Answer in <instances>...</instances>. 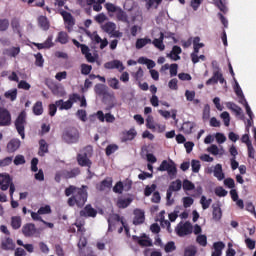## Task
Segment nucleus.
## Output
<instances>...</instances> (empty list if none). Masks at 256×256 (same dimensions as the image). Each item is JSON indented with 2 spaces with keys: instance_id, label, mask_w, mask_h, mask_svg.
I'll list each match as a JSON object with an SVG mask.
<instances>
[{
  "instance_id": "1",
  "label": "nucleus",
  "mask_w": 256,
  "mask_h": 256,
  "mask_svg": "<svg viewBox=\"0 0 256 256\" xmlns=\"http://www.w3.org/2000/svg\"><path fill=\"white\" fill-rule=\"evenodd\" d=\"M65 195L66 197L72 195V197L68 199V205L70 207H73L74 205H77V207H83V205L87 203V186H82V188L70 186L66 188Z\"/></svg>"
},
{
  "instance_id": "2",
  "label": "nucleus",
  "mask_w": 256,
  "mask_h": 256,
  "mask_svg": "<svg viewBox=\"0 0 256 256\" xmlns=\"http://www.w3.org/2000/svg\"><path fill=\"white\" fill-rule=\"evenodd\" d=\"M157 171H167L170 179H175L177 177V166L173 160H164L157 168Z\"/></svg>"
},
{
  "instance_id": "3",
  "label": "nucleus",
  "mask_w": 256,
  "mask_h": 256,
  "mask_svg": "<svg viewBox=\"0 0 256 256\" xmlns=\"http://www.w3.org/2000/svg\"><path fill=\"white\" fill-rule=\"evenodd\" d=\"M25 125H27V113L22 111L15 121L16 131L21 139H25Z\"/></svg>"
},
{
  "instance_id": "4",
  "label": "nucleus",
  "mask_w": 256,
  "mask_h": 256,
  "mask_svg": "<svg viewBox=\"0 0 256 256\" xmlns=\"http://www.w3.org/2000/svg\"><path fill=\"white\" fill-rule=\"evenodd\" d=\"M102 31L110 35V37H116L117 39H121L123 37V33L117 30V24L114 22H106L101 25Z\"/></svg>"
},
{
  "instance_id": "5",
  "label": "nucleus",
  "mask_w": 256,
  "mask_h": 256,
  "mask_svg": "<svg viewBox=\"0 0 256 256\" xmlns=\"http://www.w3.org/2000/svg\"><path fill=\"white\" fill-rule=\"evenodd\" d=\"M91 153H93V148L91 146H87L82 153L78 155L79 165L82 167H91V161L89 160Z\"/></svg>"
},
{
  "instance_id": "6",
  "label": "nucleus",
  "mask_w": 256,
  "mask_h": 256,
  "mask_svg": "<svg viewBox=\"0 0 256 256\" xmlns=\"http://www.w3.org/2000/svg\"><path fill=\"white\" fill-rule=\"evenodd\" d=\"M175 231L179 237H185L186 235H191V233H193V225H191L190 222H180Z\"/></svg>"
},
{
  "instance_id": "7",
  "label": "nucleus",
  "mask_w": 256,
  "mask_h": 256,
  "mask_svg": "<svg viewBox=\"0 0 256 256\" xmlns=\"http://www.w3.org/2000/svg\"><path fill=\"white\" fill-rule=\"evenodd\" d=\"M77 99H80L79 95L74 94L67 101H63V100L56 101V106L58 107V109L60 111H64V110L69 111V109H71V107H73V103H75V101H77Z\"/></svg>"
},
{
  "instance_id": "8",
  "label": "nucleus",
  "mask_w": 256,
  "mask_h": 256,
  "mask_svg": "<svg viewBox=\"0 0 256 256\" xmlns=\"http://www.w3.org/2000/svg\"><path fill=\"white\" fill-rule=\"evenodd\" d=\"M63 139L66 143H77L79 141V131L75 128H70L63 133Z\"/></svg>"
},
{
  "instance_id": "9",
  "label": "nucleus",
  "mask_w": 256,
  "mask_h": 256,
  "mask_svg": "<svg viewBox=\"0 0 256 256\" xmlns=\"http://www.w3.org/2000/svg\"><path fill=\"white\" fill-rule=\"evenodd\" d=\"M116 223H121V225H123L126 233H129V228L127 227V225H125L123 218L119 217V215H117V214H112L108 218L109 231H111L113 225H115Z\"/></svg>"
},
{
  "instance_id": "10",
  "label": "nucleus",
  "mask_w": 256,
  "mask_h": 256,
  "mask_svg": "<svg viewBox=\"0 0 256 256\" xmlns=\"http://www.w3.org/2000/svg\"><path fill=\"white\" fill-rule=\"evenodd\" d=\"M13 183V179L7 173H0V189L1 191H7L9 185Z\"/></svg>"
},
{
  "instance_id": "11",
  "label": "nucleus",
  "mask_w": 256,
  "mask_h": 256,
  "mask_svg": "<svg viewBox=\"0 0 256 256\" xmlns=\"http://www.w3.org/2000/svg\"><path fill=\"white\" fill-rule=\"evenodd\" d=\"M105 69H117L119 73H123L125 71V66L123 65V62L120 60H112L109 62H106L104 64Z\"/></svg>"
},
{
  "instance_id": "12",
  "label": "nucleus",
  "mask_w": 256,
  "mask_h": 256,
  "mask_svg": "<svg viewBox=\"0 0 256 256\" xmlns=\"http://www.w3.org/2000/svg\"><path fill=\"white\" fill-rule=\"evenodd\" d=\"M97 119L101 123H115V116L111 113L104 114L103 111L99 110L96 114Z\"/></svg>"
},
{
  "instance_id": "13",
  "label": "nucleus",
  "mask_w": 256,
  "mask_h": 256,
  "mask_svg": "<svg viewBox=\"0 0 256 256\" xmlns=\"http://www.w3.org/2000/svg\"><path fill=\"white\" fill-rule=\"evenodd\" d=\"M11 125V114L6 109H0V126L6 127Z\"/></svg>"
},
{
  "instance_id": "14",
  "label": "nucleus",
  "mask_w": 256,
  "mask_h": 256,
  "mask_svg": "<svg viewBox=\"0 0 256 256\" xmlns=\"http://www.w3.org/2000/svg\"><path fill=\"white\" fill-rule=\"evenodd\" d=\"M87 35L90 37L91 41H93L94 43H100V49H105V47L109 45V42L107 41V39H101L99 37V34H97V32L87 33Z\"/></svg>"
},
{
  "instance_id": "15",
  "label": "nucleus",
  "mask_w": 256,
  "mask_h": 256,
  "mask_svg": "<svg viewBox=\"0 0 256 256\" xmlns=\"http://www.w3.org/2000/svg\"><path fill=\"white\" fill-rule=\"evenodd\" d=\"M111 187H113V179L106 178L100 184L97 185L98 191H110Z\"/></svg>"
},
{
  "instance_id": "16",
  "label": "nucleus",
  "mask_w": 256,
  "mask_h": 256,
  "mask_svg": "<svg viewBox=\"0 0 256 256\" xmlns=\"http://www.w3.org/2000/svg\"><path fill=\"white\" fill-rule=\"evenodd\" d=\"M22 233L25 237H33L37 233V228H35L34 224L29 223L23 226Z\"/></svg>"
},
{
  "instance_id": "17",
  "label": "nucleus",
  "mask_w": 256,
  "mask_h": 256,
  "mask_svg": "<svg viewBox=\"0 0 256 256\" xmlns=\"http://www.w3.org/2000/svg\"><path fill=\"white\" fill-rule=\"evenodd\" d=\"M21 147V140L14 138L7 144L8 153H15Z\"/></svg>"
},
{
  "instance_id": "18",
  "label": "nucleus",
  "mask_w": 256,
  "mask_h": 256,
  "mask_svg": "<svg viewBox=\"0 0 256 256\" xmlns=\"http://www.w3.org/2000/svg\"><path fill=\"white\" fill-rule=\"evenodd\" d=\"M218 81L223 83V74L219 70H214L213 77L206 81V85H215Z\"/></svg>"
},
{
  "instance_id": "19",
  "label": "nucleus",
  "mask_w": 256,
  "mask_h": 256,
  "mask_svg": "<svg viewBox=\"0 0 256 256\" xmlns=\"http://www.w3.org/2000/svg\"><path fill=\"white\" fill-rule=\"evenodd\" d=\"M163 39H165V34H163V32H160L159 38H155L151 43L159 51H165V44L163 43Z\"/></svg>"
},
{
  "instance_id": "20",
  "label": "nucleus",
  "mask_w": 256,
  "mask_h": 256,
  "mask_svg": "<svg viewBox=\"0 0 256 256\" xmlns=\"http://www.w3.org/2000/svg\"><path fill=\"white\" fill-rule=\"evenodd\" d=\"M134 240L137 241L141 247H151V245H153L151 238L145 234L141 237L134 236Z\"/></svg>"
},
{
  "instance_id": "21",
  "label": "nucleus",
  "mask_w": 256,
  "mask_h": 256,
  "mask_svg": "<svg viewBox=\"0 0 256 256\" xmlns=\"http://www.w3.org/2000/svg\"><path fill=\"white\" fill-rule=\"evenodd\" d=\"M145 221V212L142 210L136 209L134 210V225H141Z\"/></svg>"
},
{
  "instance_id": "22",
  "label": "nucleus",
  "mask_w": 256,
  "mask_h": 256,
  "mask_svg": "<svg viewBox=\"0 0 256 256\" xmlns=\"http://www.w3.org/2000/svg\"><path fill=\"white\" fill-rule=\"evenodd\" d=\"M226 107L227 109H229L232 113H234V115L236 117H240V115H242L243 113V109H241V107H239L237 104L233 103V102H227L226 103Z\"/></svg>"
},
{
  "instance_id": "23",
  "label": "nucleus",
  "mask_w": 256,
  "mask_h": 256,
  "mask_svg": "<svg viewBox=\"0 0 256 256\" xmlns=\"http://www.w3.org/2000/svg\"><path fill=\"white\" fill-rule=\"evenodd\" d=\"M181 47L179 46H174L172 48V51L170 52V54L167 55V57H170V59H172V61H179V59H181Z\"/></svg>"
},
{
  "instance_id": "24",
  "label": "nucleus",
  "mask_w": 256,
  "mask_h": 256,
  "mask_svg": "<svg viewBox=\"0 0 256 256\" xmlns=\"http://www.w3.org/2000/svg\"><path fill=\"white\" fill-rule=\"evenodd\" d=\"M81 217H95L97 215V211L93 209L90 205H87L84 210L80 211Z\"/></svg>"
},
{
  "instance_id": "25",
  "label": "nucleus",
  "mask_w": 256,
  "mask_h": 256,
  "mask_svg": "<svg viewBox=\"0 0 256 256\" xmlns=\"http://www.w3.org/2000/svg\"><path fill=\"white\" fill-rule=\"evenodd\" d=\"M133 203V198L131 197H126V198H119L117 201V206L120 209H125L126 207H129Z\"/></svg>"
},
{
  "instance_id": "26",
  "label": "nucleus",
  "mask_w": 256,
  "mask_h": 256,
  "mask_svg": "<svg viewBox=\"0 0 256 256\" xmlns=\"http://www.w3.org/2000/svg\"><path fill=\"white\" fill-rule=\"evenodd\" d=\"M152 40L151 38H139L136 40L135 47L136 49H143L146 45H151Z\"/></svg>"
},
{
  "instance_id": "27",
  "label": "nucleus",
  "mask_w": 256,
  "mask_h": 256,
  "mask_svg": "<svg viewBox=\"0 0 256 256\" xmlns=\"http://www.w3.org/2000/svg\"><path fill=\"white\" fill-rule=\"evenodd\" d=\"M2 249H5L6 251L15 249V242H13L11 238H5L2 240Z\"/></svg>"
},
{
  "instance_id": "28",
  "label": "nucleus",
  "mask_w": 256,
  "mask_h": 256,
  "mask_svg": "<svg viewBox=\"0 0 256 256\" xmlns=\"http://www.w3.org/2000/svg\"><path fill=\"white\" fill-rule=\"evenodd\" d=\"M3 53L8 57H17V55L21 53V48L11 47V48L5 49Z\"/></svg>"
},
{
  "instance_id": "29",
  "label": "nucleus",
  "mask_w": 256,
  "mask_h": 256,
  "mask_svg": "<svg viewBox=\"0 0 256 256\" xmlns=\"http://www.w3.org/2000/svg\"><path fill=\"white\" fill-rule=\"evenodd\" d=\"M213 247L214 251L212 252V256H221L225 245L223 244V242H216L214 243Z\"/></svg>"
},
{
  "instance_id": "30",
  "label": "nucleus",
  "mask_w": 256,
  "mask_h": 256,
  "mask_svg": "<svg viewBox=\"0 0 256 256\" xmlns=\"http://www.w3.org/2000/svg\"><path fill=\"white\" fill-rule=\"evenodd\" d=\"M38 25L41 29H43V31H48L50 27L49 20L45 16H40L38 18Z\"/></svg>"
},
{
  "instance_id": "31",
  "label": "nucleus",
  "mask_w": 256,
  "mask_h": 256,
  "mask_svg": "<svg viewBox=\"0 0 256 256\" xmlns=\"http://www.w3.org/2000/svg\"><path fill=\"white\" fill-rule=\"evenodd\" d=\"M116 18L118 21H122V23H129V17L127 16V13L121 8L117 10Z\"/></svg>"
},
{
  "instance_id": "32",
  "label": "nucleus",
  "mask_w": 256,
  "mask_h": 256,
  "mask_svg": "<svg viewBox=\"0 0 256 256\" xmlns=\"http://www.w3.org/2000/svg\"><path fill=\"white\" fill-rule=\"evenodd\" d=\"M39 145H40V148H39L38 153H39L40 157H44L45 153L49 152V145L47 144V142L45 140H40Z\"/></svg>"
},
{
  "instance_id": "33",
  "label": "nucleus",
  "mask_w": 256,
  "mask_h": 256,
  "mask_svg": "<svg viewBox=\"0 0 256 256\" xmlns=\"http://www.w3.org/2000/svg\"><path fill=\"white\" fill-rule=\"evenodd\" d=\"M61 15L65 23H67L68 27H73V25H75V22H73V16L71 15V13L62 11Z\"/></svg>"
},
{
  "instance_id": "34",
  "label": "nucleus",
  "mask_w": 256,
  "mask_h": 256,
  "mask_svg": "<svg viewBox=\"0 0 256 256\" xmlns=\"http://www.w3.org/2000/svg\"><path fill=\"white\" fill-rule=\"evenodd\" d=\"M214 177H217L218 181H223L225 175L223 174V167L221 164H217L214 168Z\"/></svg>"
},
{
  "instance_id": "35",
  "label": "nucleus",
  "mask_w": 256,
  "mask_h": 256,
  "mask_svg": "<svg viewBox=\"0 0 256 256\" xmlns=\"http://www.w3.org/2000/svg\"><path fill=\"white\" fill-rule=\"evenodd\" d=\"M79 173H80V171L78 170V168H74L70 171H63L62 175L66 179H73V177H77V175H79Z\"/></svg>"
},
{
  "instance_id": "36",
  "label": "nucleus",
  "mask_w": 256,
  "mask_h": 256,
  "mask_svg": "<svg viewBox=\"0 0 256 256\" xmlns=\"http://www.w3.org/2000/svg\"><path fill=\"white\" fill-rule=\"evenodd\" d=\"M165 211L160 212V223L162 227H166L167 231L171 233V222L169 220H165V217L163 216Z\"/></svg>"
},
{
  "instance_id": "37",
  "label": "nucleus",
  "mask_w": 256,
  "mask_h": 256,
  "mask_svg": "<svg viewBox=\"0 0 256 256\" xmlns=\"http://www.w3.org/2000/svg\"><path fill=\"white\" fill-rule=\"evenodd\" d=\"M134 137H137V131L132 128L124 133L123 141H133Z\"/></svg>"
},
{
  "instance_id": "38",
  "label": "nucleus",
  "mask_w": 256,
  "mask_h": 256,
  "mask_svg": "<svg viewBox=\"0 0 256 256\" xmlns=\"http://www.w3.org/2000/svg\"><path fill=\"white\" fill-rule=\"evenodd\" d=\"M53 95H57L58 97H65V88L61 85H56L52 89Z\"/></svg>"
},
{
  "instance_id": "39",
  "label": "nucleus",
  "mask_w": 256,
  "mask_h": 256,
  "mask_svg": "<svg viewBox=\"0 0 256 256\" xmlns=\"http://www.w3.org/2000/svg\"><path fill=\"white\" fill-rule=\"evenodd\" d=\"M57 41L58 43H61V45L69 43V35H67V32H59Z\"/></svg>"
},
{
  "instance_id": "40",
  "label": "nucleus",
  "mask_w": 256,
  "mask_h": 256,
  "mask_svg": "<svg viewBox=\"0 0 256 256\" xmlns=\"http://www.w3.org/2000/svg\"><path fill=\"white\" fill-rule=\"evenodd\" d=\"M211 203H213V200L211 198H207L205 196H202L200 199V204L202 205V209H209L211 207Z\"/></svg>"
},
{
  "instance_id": "41",
  "label": "nucleus",
  "mask_w": 256,
  "mask_h": 256,
  "mask_svg": "<svg viewBox=\"0 0 256 256\" xmlns=\"http://www.w3.org/2000/svg\"><path fill=\"white\" fill-rule=\"evenodd\" d=\"M194 47V52L191 54V59L192 62L199 63V56L197 55L199 53V50L205 46H193Z\"/></svg>"
},
{
  "instance_id": "42",
  "label": "nucleus",
  "mask_w": 256,
  "mask_h": 256,
  "mask_svg": "<svg viewBox=\"0 0 256 256\" xmlns=\"http://www.w3.org/2000/svg\"><path fill=\"white\" fill-rule=\"evenodd\" d=\"M181 187H183V183L181 180H176L171 183L169 186L170 191H181Z\"/></svg>"
},
{
  "instance_id": "43",
  "label": "nucleus",
  "mask_w": 256,
  "mask_h": 256,
  "mask_svg": "<svg viewBox=\"0 0 256 256\" xmlns=\"http://www.w3.org/2000/svg\"><path fill=\"white\" fill-rule=\"evenodd\" d=\"M34 115H42L43 114V103L38 101L35 103L33 107Z\"/></svg>"
},
{
  "instance_id": "44",
  "label": "nucleus",
  "mask_w": 256,
  "mask_h": 256,
  "mask_svg": "<svg viewBox=\"0 0 256 256\" xmlns=\"http://www.w3.org/2000/svg\"><path fill=\"white\" fill-rule=\"evenodd\" d=\"M161 1L163 0H146V7L147 9H157V7H159V5L161 4Z\"/></svg>"
},
{
  "instance_id": "45",
  "label": "nucleus",
  "mask_w": 256,
  "mask_h": 256,
  "mask_svg": "<svg viewBox=\"0 0 256 256\" xmlns=\"http://www.w3.org/2000/svg\"><path fill=\"white\" fill-rule=\"evenodd\" d=\"M193 127H195V124H193V122H184L182 124V130L186 134L191 133V131H193Z\"/></svg>"
},
{
  "instance_id": "46",
  "label": "nucleus",
  "mask_w": 256,
  "mask_h": 256,
  "mask_svg": "<svg viewBox=\"0 0 256 256\" xmlns=\"http://www.w3.org/2000/svg\"><path fill=\"white\" fill-rule=\"evenodd\" d=\"M196 242L198 243V245H200L201 247H207V236L203 235V234H199L196 237Z\"/></svg>"
},
{
  "instance_id": "47",
  "label": "nucleus",
  "mask_w": 256,
  "mask_h": 256,
  "mask_svg": "<svg viewBox=\"0 0 256 256\" xmlns=\"http://www.w3.org/2000/svg\"><path fill=\"white\" fill-rule=\"evenodd\" d=\"M17 245H20L21 247H24L28 253H33L35 251V247L33 244H24L23 240H17Z\"/></svg>"
},
{
  "instance_id": "48",
  "label": "nucleus",
  "mask_w": 256,
  "mask_h": 256,
  "mask_svg": "<svg viewBox=\"0 0 256 256\" xmlns=\"http://www.w3.org/2000/svg\"><path fill=\"white\" fill-rule=\"evenodd\" d=\"M13 163V156H8L3 159H0V167H9Z\"/></svg>"
},
{
  "instance_id": "49",
  "label": "nucleus",
  "mask_w": 256,
  "mask_h": 256,
  "mask_svg": "<svg viewBox=\"0 0 256 256\" xmlns=\"http://www.w3.org/2000/svg\"><path fill=\"white\" fill-rule=\"evenodd\" d=\"M157 124H155V120L153 119V116H147L146 118V127L148 129H151V131H155V126Z\"/></svg>"
},
{
  "instance_id": "50",
  "label": "nucleus",
  "mask_w": 256,
  "mask_h": 256,
  "mask_svg": "<svg viewBox=\"0 0 256 256\" xmlns=\"http://www.w3.org/2000/svg\"><path fill=\"white\" fill-rule=\"evenodd\" d=\"M165 253H173L177 247L175 246V242L170 241L166 245L163 246Z\"/></svg>"
},
{
  "instance_id": "51",
  "label": "nucleus",
  "mask_w": 256,
  "mask_h": 256,
  "mask_svg": "<svg viewBox=\"0 0 256 256\" xmlns=\"http://www.w3.org/2000/svg\"><path fill=\"white\" fill-rule=\"evenodd\" d=\"M197 255V247L195 246H188L185 249L184 256H194Z\"/></svg>"
},
{
  "instance_id": "52",
  "label": "nucleus",
  "mask_w": 256,
  "mask_h": 256,
  "mask_svg": "<svg viewBox=\"0 0 256 256\" xmlns=\"http://www.w3.org/2000/svg\"><path fill=\"white\" fill-rule=\"evenodd\" d=\"M11 226L13 227V229H19L21 227V217H12Z\"/></svg>"
},
{
  "instance_id": "53",
  "label": "nucleus",
  "mask_w": 256,
  "mask_h": 256,
  "mask_svg": "<svg viewBox=\"0 0 256 256\" xmlns=\"http://www.w3.org/2000/svg\"><path fill=\"white\" fill-rule=\"evenodd\" d=\"M6 99H11L12 101H15L17 99V89H12L7 92H5Z\"/></svg>"
},
{
  "instance_id": "54",
  "label": "nucleus",
  "mask_w": 256,
  "mask_h": 256,
  "mask_svg": "<svg viewBox=\"0 0 256 256\" xmlns=\"http://www.w3.org/2000/svg\"><path fill=\"white\" fill-rule=\"evenodd\" d=\"M182 187H183L184 191H193V189H195V184H193L189 180H184Z\"/></svg>"
},
{
  "instance_id": "55",
  "label": "nucleus",
  "mask_w": 256,
  "mask_h": 256,
  "mask_svg": "<svg viewBox=\"0 0 256 256\" xmlns=\"http://www.w3.org/2000/svg\"><path fill=\"white\" fill-rule=\"evenodd\" d=\"M191 167H192L193 173H199L201 169V162H199V160H192Z\"/></svg>"
},
{
  "instance_id": "56",
  "label": "nucleus",
  "mask_w": 256,
  "mask_h": 256,
  "mask_svg": "<svg viewBox=\"0 0 256 256\" xmlns=\"http://www.w3.org/2000/svg\"><path fill=\"white\" fill-rule=\"evenodd\" d=\"M35 65L37 67H43V63H45V60L43 59V55L41 53L35 54Z\"/></svg>"
},
{
  "instance_id": "57",
  "label": "nucleus",
  "mask_w": 256,
  "mask_h": 256,
  "mask_svg": "<svg viewBox=\"0 0 256 256\" xmlns=\"http://www.w3.org/2000/svg\"><path fill=\"white\" fill-rule=\"evenodd\" d=\"M155 189H157V185L156 184H152L150 186H146V188L144 190V195L146 197H149L152 193H154Z\"/></svg>"
},
{
  "instance_id": "58",
  "label": "nucleus",
  "mask_w": 256,
  "mask_h": 256,
  "mask_svg": "<svg viewBox=\"0 0 256 256\" xmlns=\"http://www.w3.org/2000/svg\"><path fill=\"white\" fill-rule=\"evenodd\" d=\"M108 85L112 89H119V80L117 78H109Z\"/></svg>"
},
{
  "instance_id": "59",
  "label": "nucleus",
  "mask_w": 256,
  "mask_h": 256,
  "mask_svg": "<svg viewBox=\"0 0 256 256\" xmlns=\"http://www.w3.org/2000/svg\"><path fill=\"white\" fill-rule=\"evenodd\" d=\"M78 5H80V7H91V5H93V3H95V0H76Z\"/></svg>"
},
{
  "instance_id": "60",
  "label": "nucleus",
  "mask_w": 256,
  "mask_h": 256,
  "mask_svg": "<svg viewBox=\"0 0 256 256\" xmlns=\"http://www.w3.org/2000/svg\"><path fill=\"white\" fill-rule=\"evenodd\" d=\"M105 7H106L107 11H109V13H115V14L120 9V7L115 6L113 3H106Z\"/></svg>"
},
{
  "instance_id": "61",
  "label": "nucleus",
  "mask_w": 256,
  "mask_h": 256,
  "mask_svg": "<svg viewBox=\"0 0 256 256\" xmlns=\"http://www.w3.org/2000/svg\"><path fill=\"white\" fill-rule=\"evenodd\" d=\"M13 163H14V165H25V156L16 155Z\"/></svg>"
},
{
  "instance_id": "62",
  "label": "nucleus",
  "mask_w": 256,
  "mask_h": 256,
  "mask_svg": "<svg viewBox=\"0 0 256 256\" xmlns=\"http://www.w3.org/2000/svg\"><path fill=\"white\" fill-rule=\"evenodd\" d=\"M9 29V19H0V31H7Z\"/></svg>"
},
{
  "instance_id": "63",
  "label": "nucleus",
  "mask_w": 256,
  "mask_h": 256,
  "mask_svg": "<svg viewBox=\"0 0 256 256\" xmlns=\"http://www.w3.org/2000/svg\"><path fill=\"white\" fill-rule=\"evenodd\" d=\"M117 149H119V146L115 145V144H111L108 145L106 148V155H113V153H115V151H117Z\"/></svg>"
},
{
  "instance_id": "64",
  "label": "nucleus",
  "mask_w": 256,
  "mask_h": 256,
  "mask_svg": "<svg viewBox=\"0 0 256 256\" xmlns=\"http://www.w3.org/2000/svg\"><path fill=\"white\" fill-rule=\"evenodd\" d=\"M38 213L41 215H49L51 213V206L46 205L39 208Z\"/></svg>"
}]
</instances>
